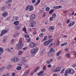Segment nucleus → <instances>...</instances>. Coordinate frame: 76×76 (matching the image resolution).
Segmentation results:
<instances>
[{"label":"nucleus","mask_w":76,"mask_h":76,"mask_svg":"<svg viewBox=\"0 0 76 76\" xmlns=\"http://www.w3.org/2000/svg\"><path fill=\"white\" fill-rule=\"evenodd\" d=\"M10 75V73H7V75H5L6 76H9Z\"/></svg>","instance_id":"nucleus-62"},{"label":"nucleus","mask_w":76,"mask_h":76,"mask_svg":"<svg viewBox=\"0 0 76 76\" xmlns=\"http://www.w3.org/2000/svg\"><path fill=\"white\" fill-rule=\"evenodd\" d=\"M31 23H33V24H34V25H36V21H33Z\"/></svg>","instance_id":"nucleus-45"},{"label":"nucleus","mask_w":76,"mask_h":76,"mask_svg":"<svg viewBox=\"0 0 76 76\" xmlns=\"http://www.w3.org/2000/svg\"><path fill=\"white\" fill-rule=\"evenodd\" d=\"M41 2V1L40 0H38L37 2L35 3V6H37L38 4Z\"/></svg>","instance_id":"nucleus-22"},{"label":"nucleus","mask_w":76,"mask_h":76,"mask_svg":"<svg viewBox=\"0 0 76 76\" xmlns=\"http://www.w3.org/2000/svg\"><path fill=\"white\" fill-rule=\"evenodd\" d=\"M64 50H65V51H66V52H68V51H69V48H66Z\"/></svg>","instance_id":"nucleus-49"},{"label":"nucleus","mask_w":76,"mask_h":76,"mask_svg":"<svg viewBox=\"0 0 76 76\" xmlns=\"http://www.w3.org/2000/svg\"><path fill=\"white\" fill-rule=\"evenodd\" d=\"M73 73H74V70H73V69H71L70 74L73 75Z\"/></svg>","instance_id":"nucleus-30"},{"label":"nucleus","mask_w":76,"mask_h":76,"mask_svg":"<svg viewBox=\"0 0 76 76\" xmlns=\"http://www.w3.org/2000/svg\"><path fill=\"white\" fill-rule=\"evenodd\" d=\"M74 24H75V22H71V23H70L68 25V26H69V27H70V26H72L73 25H74Z\"/></svg>","instance_id":"nucleus-17"},{"label":"nucleus","mask_w":76,"mask_h":76,"mask_svg":"<svg viewBox=\"0 0 76 76\" xmlns=\"http://www.w3.org/2000/svg\"><path fill=\"white\" fill-rule=\"evenodd\" d=\"M10 18L8 17L7 18V19L5 20H10Z\"/></svg>","instance_id":"nucleus-56"},{"label":"nucleus","mask_w":76,"mask_h":76,"mask_svg":"<svg viewBox=\"0 0 76 76\" xmlns=\"http://www.w3.org/2000/svg\"><path fill=\"white\" fill-rule=\"evenodd\" d=\"M22 31H24V32L25 33H26V34H28V33H27V32H26V27H24L23 28Z\"/></svg>","instance_id":"nucleus-19"},{"label":"nucleus","mask_w":76,"mask_h":76,"mask_svg":"<svg viewBox=\"0 0 76 76\" xmlns=\"http://www.w3.org/2000/svg\"><path fill=\"white\" fill-rule=\"evenodd\" d=\"M12 2V0H8L6 1L5 3L6 4H10Z\"/></svg>","instance_id":"nucleus-12"},{"label":"nucleus","mask_w":76,"mask_h":76,"mask_svg":"<svg viewBox=\"0 0 76 76\" xmlns=\"http://www.w3.org/2000/svg\"><path fill=\"white\" fill-rule=\"evenodd\" d=\"M60 44V41L59 40V39H58L57 40V42L56 43V45H58Z\"/></svg>","instance_id":"nucleus-29"},{"label":"nucleus","mask_w":76,"mask_h":76,"mask_svg":"<svg viewBox=\"0 0 76 76\" xmlns=\"http://www.w3.org/2000/svg\"><path fill=\"white\" fill-rule=\"evenodd\" d=\"M6 15H7V12H5L2 14V16H4V17H5Z\"/></svg>","instance_id":"nucleus-36"},{"label":"nucleus","mask_w":76,"mask_h":76,"mask_svg":"<svg viewBox=\"0 0 76 76\" xmlns=\"http://www.w3.org/2000/svg\"><path fill=\"white\" fill-rule=\"evenodd\" d=\"M56 14L54 13L53 14L52 17L53 18H56Z\"/></svg>","instance_id":"nucleus-34"},{"label":"nucleus","mask_w":76,"mask_h":76,"mask_svg":"<svg viewBox=\"0 0 76 76\" xmlns=\"http://www.w3.org/2000/svg\"><path fill=\"white\" fill-rule=\"evenodd\" d=\"M26 68H28L29 67V65H26L25 66Z\"/></svg>","instance_id":"nucleus-59"},{"label":"nucleus","mask_w":76,"mask_h":76,"mask_svg":"<svg viewBox=\"0 0 76 76\" xmlns=\"http://www.w3.org/2000/svg\"><path fill=\"white\" fill-rule=\"evenodd\" d=\"M72 66L73 67H76V64H74L72 65Z\"/></svg>","instance_id":"nucleus-63"},{"label":"nucleus","mask_w":76,"mask_h":76,"mask_svg":"<svg viewBox=\"0 0 76 76\" xmlns=\"http://www.w3.org/2000/svg\"><path fill=\"white\" fill-rule=\"evenodd\" d=\"M71 69L68 70V69H67L66 70L67 71V72H68V73H71Z\"/></svg>","instance_id":"nucleus-41"},{"label":"nucleus","mask_w":76,"mask_h":76,"mask_svg":"<svg viewBox=\"0 0 76 76\" xmlns=\"http://www.w3.org/2000/svg\"><path fill=\"white\" fill-rule=\"evenodd\" d=\"M20 28V26H16V29L17 30H19Z\"/></svg>","instance_id":"nucleus-39"},{"label":"nucleus","mask_w":76,"mask_h":76,"mask_svg":"<svg viewBox=\"0 0 76 76\" xmlns=\"http://www.w3.org/2000/svg\"><path fill=\"white\" fill-rule=\"evenodd\" d=\"M26 10H28V9L29 12H31V11L34 10V7L32 6L28 5L26 7Z\"/></svg>","instance_id":"nucleus-4"},{"label":"nucleus","mask_w":76,"mask_h":76,"mask_svg":"<svg viewBox=\"0 0 76 76\" xmlns=\"http://www.w3.org/2000/svg\"><path fill=\"white\" fill-rule=\"evenodd\" d=\"M51 42H49L48 41H46L43 43V44L45 46H47L49 45V44H50Z\"/></svg>","instance_id":"nucleus-7"},{"label":"nucleus","mask_w":76,"mask_h":76,"mask_svg":"<svg viewBox=\"0 0 76 76\" xmlns=\"http://www.w3.org/2000/svg\"><path fill=\"white\" fill-rule=\"evenodd\" d=\"M39 36L40 37H43V34L42 33L40 34L39 35Z\"/></svg>","instance_id":"nucleus-52"},{"label":"nucleus","mask_w":76,"mask_h":76,"mask_svg":"<svg viewBox=\"0 0 76 76\" xmlns=\"http://www.w3.org/2000/svg\"><path fill=\"white\" fill-rule=\"evenodd\" d=\"M70 22V20H69L67 19L66 21V23H69Z\"/></svg>","instance_id":"nucleus-53"},{"label":"nucleus","mask_w":76,"mask_h":76,"mask_svg":"<svg viewBox=\"0 0 76 76\" xmlns=\"http://www.w3.org/2000/svg\"><path fill=\"white\" fill-rule=\"evenodd\" d=\"M39 49L38 47H36L32 49L31 50L30 52L31 54H35L37 53L38 51V50Z\"/></svg>","instance_id":"nucleus-2"},{"label":"nucleus","mask_w":76,"mask_h":76,"mask_svg":"<svg viewBox=\"0 0 76 76\" xmlns=\"http://www.w3.org/2000/svg\"><path fill=\"white\" fill-rule=\"evenodd\" d=\"M21 66H18L17 68L16 69L17 70H21Z\"/></svg>","instance_id":"nucleus-28"},{"label":"nucleus","mask_w":76,"mask_h":76,"mask_svg":"<svg viewBox=\"0 0 76 76\" xmlns=\"http://www.w3.org/2000/svg\"><path fill=\"white\" fill-rule=\"evenodd\" d=\"M31 38H28V39L27 40V42H30V41H31Z\"/></svg>","instance_id":"nucleus-38"},{"label":"nucleus","mask_w":76,"mask_h":76,"mask_svg":"<svg viewBox=\"0 0 76 76\" xmlns=\"http://www.w3.org/2000/svg\"><path fill=\"white\" fill-rule=\"evenodd\" d=\"M18 35V34L16 33L14 35H13V37H16Z\"/></svg>","instance_id":"nucleus-35"},{"label":"nucleus","mask_w":76,"mask_h":76,"mask_svg":"<svg viewBox=\"0 0 76 76\" xmlns=\"http://www.w3.org/2000/svg\"><path fill=\"white\" fill-rule=\"evenodd\" d=\"M33 75H34V73H31L30 75V76H32Z\"/></svg>","instance_id":"nucleus-60"},{"label":"nucleus","mask_w":76,"mask_h":76,"mask_svg":"<svg viewBox=\"0 0 76 76\" xmlns=\"http://www.w3.org/2000/svg\"><path fill=\"white\" fill-rule=\"evenodd\" d=\"M53 38H51V39H50V40H49V41H49V42H53Z\"/></svg>","instance_id":"nucleus-55"},{"label":"nucleus","mask_w":76,"mask_h":76,"mask_svg":"<svg viewBox=\"0 0 76 76\" xmlns=\"http://www.w3.org/2000/svg\"><path fill=\"white\" fill-rule=\"evenodd\" d=\"M11 67H12V65L10 64L7 65V69L8 70H9V69H10V68H11Z\"/></svg>","instance_id":"nucleus-20"},{"label":"nucleus","mask_w":76,"mask_h":76,"mask_svg":"<svg viewBox=\"0 0 76 76\" xmlns=\"http://www.w3.org/2000/svg\"><path fill=\"white\" fill-rule=\"evenodd\" d=\"M68 72L67 70H66L64 73V76H68Z\"/></svg>","instance_id":"nucleus-21"},{"label":"nucleus","mask_w":76,"mask_h":76,"mask_svg":"<svg viewBox=\"0 0 76 76\" xmlns=\"http://www.w3.org/2000/svg\"><path fill=\"white\" fill-rule=\"evenodd\" d=\"M66 56L67 58H69L70 57V55L69 53H66Z\"/></svg>","instance_id":"nucleus-31"},{"label":"nucleus","mask_w":76,"mask_h":76,"mask_svg":"<svg viewBox=\"0 0 76 76\" xmlns=\"http://www.w3.org/2000/svg\"><path fill=\"white\" fill-rule=\"evenodd\" d=\"M36 46H37V45L35 43H32V42H30L29 45L30 48H34Z\"/></svg>","instance_id":"nucleus-6"},{"label":"nucleus","mask_w":76,"mask_h":76,"mask_svg":"<svg viewBox=\"0 0 76 76\" xmlns=\"http://www.w3.org/2000/svg\"><path fill=\"white\" fill-rule=\"evenodd\" d=\"M35 14H32L30 16V18L31 19H32V20L33 19H35Z\"/></svg>","instance_id":"nucleus-11"},{"label":"nucleus","mask_w":76,"mask_h":76,"mask_svg":"<svg viewBox=\"0 0 76 76\" xmlns=\"http://www.w3.org/2000/svg\"><path fill=\"white\" fill-rule=\"evenodd\" d=\"M13 20L15 21V20H17L19 19L18 17V16H13Z\"/></svg>","instance_id":"nucleus-15"},{"label":"nucleus","mask_w":76,"mask_h":76,"mask_svg":"<svg viewBox=\"0 0 76 76\" xmlns=\"http://www.w3.org/2000/svg\"><path fill=\"white\" fill-rule=\"evenodd\" d=\"M25 37L26 38H29V36L28 34H25Z\"/></svg>","instance_id":"nucleus-42"},{"label":"nucleus","mask_w":76,"mask_h":76,"mask_svg":"<svg viewBox=\"0 0 76 76\" xmlns=\"http://www.w3.org/2000/svg\"><path fill=\"white\" fill-rule=\"evenodd\" d=\"M11 61L12 62H15V58L12 59L11 60Z\"/></svg>","instance_id":"nucleus-50"},{"label":"nucleus","mask_w":76,"mask_h":76,"mask_svg":"<svg viewBox=\"0 0 76 76\" xmlns=\"http://www.w3.org/2000/svg\"><path fill=\"white\" fill-rule=\"evenodd\" d=\"M0 51L1 53H4V50L2 48H0Z\"/></svg>","instance_id":"nucleus-24"},{"label":"nucleus","mask_w":76,"mask_h":76,"mask_svg":"<svg viewBox=\"0 0 76 76\" xmlns=\"http://www.w3.org/2000/svg\"><path fill=\"white\" fill-rule=\"evenodd\" d=\"M61 67H57L55 69L53 70V72H59L61 70Z\"/></svg>","instance_id":"nucleus-5"},{"label":"nucleus","mask_w":76,"mask_h":76,"mask_svg":"<svg viewBox=\"0 0 76 76\" xmlns=\"http://www.w3.org/2000/svg\"><path fill=\"white\" fill-rule=\"evenodd\" d=\"M7 50L9 52H10V53H12V51H11L10 50V49H9V48H8L7 49Z\"/></svg>","instance_id":"nucleus-54"},{"label":"nucleus","mask_w":76,"mask_h":76,"mask_svg":"<svg viewBox=\"0 0 76 76\" xmlns=\"http://www.w3.org/2000/svg\"><path fill=\"white\" fill-rule=\"evenodd\" d=\"M14 60H15V62H18V61H19V59L17 57H16L14 58Z\"/></svg>","instance_id":"nucleus-16"},{"label":"nucleus","mask_w":76,"mask_h":76,"mask_svg":"<svg viewBox=\"0 0 76 76\" xmlns=\"http://www.w3.org/2000/svg\"><path fill=\"white\" fill-rule=\"evenodd\" d=\"M57 59L59 60H61V56H60L57 58Z\"/></svg>","instance_id":"nucleus-51"},{"label":"nucleus","mask_w":76,"mask_h":76,"mask_svg":"<svg viewBox=\"0 0 76 76\" xmlns=\"http://www.w3.org/2000/svg\"><path fill=\"white\" fill-rule=\"evenodd\" d=\"M1 10H5V7H1Z\"/></svg>","instance_id":"nucleus-47"},{"label":"nucleus","mask_w":76,"mask_h":76,"mask_svg":"<svg viewBox=\"0 0 76 76\" xmlns=\"http://www.w3.org/2000/svg\"><path fill=\"white\" fill-rule=\"evenodd\" d=\"M43 70H45L47 69V66H45L43 67Z\"/></svg>","instance_id":"nucleus-40"},{"label":"nucleus","mask_w":76,"mask_h":76,"mask_svg":"<svg viewBox=\"0 0 76 76\" xmlns=\"http://www.w3.org/2000/svg\"><path fill=\"white\" fill-rule=\"evenodd\" d=\"M22 38H20L18 42V43L17 45V46L18 47L19 50H21L22 47H23V44H22Z\"/></svg>","instance_id":"nucleus-1"},{"label":"nucleus","mask_w":76,"mask_h":76,"mask_svg":"<svg viewBox=\"0 0 76 76\" xmlns=\"http://www.w3.org/2000/svg\"><path fill=\"white\" fill-rule=\"evenodd\" d=\"M48 67H51V64H49L48 66Z\"/></svg>","instance_id":"nucleus-64"},{"label":"nucleus","mask_w":76,"mask_h":76,"mask_svg":"<svg viewBox=\"0 0 76 76\" xmlns=\"http://www.w3.org/2000/svg\"><path fill=\"white\" fill-rule=\"evenodd\" d=\"M29 72V69H28L26 71V72H24V74L23 76H27V75H28Z\"/></svg>","instance_id":"nucleus-10"},{"label":"nucleus","mask_w":76,"mask_h":76,"mask_svg":"<svg viewBox=\"0 0 76 76\" xmlns=\"http://www.w3.org/2000/svg\"><path fill=\"white\" fill-rule=\"evenodd\" d=\"M46 10L47 11H48L50 10V8L49 7H47L46 8Z\"/></svg>","instance_id":"nucleus-37"},{"label":"nucleus","mask_w":76,"mask_h":76,"mask_svg":"<svg viewBox=\"0 0 76 76\" xmlns=\"http://www.w3.org/2000/svg\"><path fill=\"white\" fill-rule=\"evenodd\" d=\"M50 53H53V52H54L55 50L53 48H51L50 50L49 51Z\"/></svg>","instance_id":"nucleus-23"},{"label":"nucleus","mask_w":76,"mask_h":76,"mask_svg":"<svg viewBox=\"0 0 76 76\" xmlns=\"http://www.w3.org/2000/svg\"><path fill=\"white\" fill-rule=\"evenodd\" d=\"M44 72V71L41 70L40 72L39 73L37 74V75L39 76H41Z\"/></svg>","instance_id":"nucleus-13"},{"label":"nucleus","mask_w":76,"mask_h":76,"mask_svg":"<svg viewBox=\"0 0 76 76\" xmlns=\"http://www.w3.org/2000/svg\"><path fill=\"white\" fill-rule=\"evenodd\" d=\"M53 11H54V10H51L49 11V13L50 14H53Z\"/></svg>","instance_id":"nucleus-25"},{"label":"nucleus","mask_w":76,"mask_h":76,"mask_svg":"<svg viewBox=\"0 0 76 76\" xmlns=\"http://www.w3.org/2000/svg\"><path fill=\"white\" fill-rule=\"evenodd\" d=\"M41 32H45V29L42 28L41 30Z\"/></svg>","instance_id":"nucleus-48"},{"label":"nucleus","mask_w":76,"mask_h":76,"mask_svg":"<svg viewBox=\"0 0 76 76\" xmlns=\"http://www.w3.org/2000/svg\"><path fill=\"white\" fill-rule=\"evenodd\" d=\"M22 53H23L22 51L20 50L18 52V54L19 56H20L21 54H22Z\"/></svg>","instance_id":"nucleus-33"},{"label":"nucleus","mask_w":76,"mask_h":76,"mask_svg":"<svg viewBox=\"0 0 76 76\" xmlns=\"http://www.w3.org/2000/svg\"><path fill=\"white\" fill-rule=\"evenodd\" d=\"M44 50H43L41 52V54H44Z\"/></svg>","instance_id":"nucleus-58"},{"label":"nucleus","mask_w":76,"mask_h":76,"mask_svg":"<svg viewBox=\"0 0 76 76\" xmlns=\"http://www.w3.org/2000/svg\"><path fill=\"white\" fill-rule=\"evenodd\" d=\"M12 76H15V73H13L12 74Z\"/></svg>","instance_id":"nucleus-61"},{"label":"nucleus","mask_w":76,"mask_h":76,"mask_svg":"<svg viewBox=\"0 0 76 76\" xmlns=\"http://www.w3.org/2000/svg\"><path fill=\"white\" fill-rule=\"evenodd\" d=\"M53 18L52 17H51L49 19L50 20V21H52L53 20Z\"/></svg>","instance_id":"nucleus-46"},{"label":"nucleus","mask_w":76,"mask_h":76,"mask_svg":"<svg viewBox=\"0 0 76 76\" xmlns=\"http://www.w3.org/2000/svg\"><path fill=\"white\" fill-rule=\"evenodd\" d=\"M32 1L33 3H35V1H36L35 0H32Z\"/></svg>","instance_id":"nucleus-57"},{"label":"nucleus","mask_w":76,"mask_h":76,"mask_svg":"<svg viewBox=\"0 0 76 76\" xmlns=\"http://www.w3.org/2000/svg\"><path fill=\"white\" fill-rule=\"evenodd\" d=\"M30 26L33 28L34 27V25H33V23L31 22L30 24H29Z\"/></svg>","instance_id":"nucleus-27"},{"label":"nucleus","mask_w":76,"mask_h":76,"mask_svg":"<svg viewBox=\"0 0 76 76\" xmlns=\"http://www.w3.org/2000/svg\"><path fill=\"white\" fill-rule=\"evenodd\" d=\"M6 38H4L3 39L2 41V42H6Z\"/></svg>","instance_id":"nucleus-44"},{"label":"nucleus","mask_w":76,"mask_h":76,"mask_svg":"<svg viewBox=\"0 0 76 76\" xmlns=\"http://www.w3.org/2000/svg\"><path fill=\"white\" fill-rule=\"evenodd\" d=\"M13 24H14L15 25V26H17L19 24V22L18 21H16L14 22L13 23Z\"/></svg>","instance_id":"nucleus-14"},{"label":"nucleus","mask_w":76,"mask_h":76,"mask_svg":"<svg viewBox=\"0 0 76 76\" xmlns=\"http://www.w3.org/2000/svg\"><path fill=\"white\" fill-rule=\"evenodd\" d=\"M62 52V50H60L59 51L56 53V55L57 56V57L61 54V53Z\"/></svg>","instance_id":"nucleus-18"},{"label":"nucleus","mask_w":76,"mask_h":76,"mask_svg":"<svg viewBox=\"0 0 76 76\" xmlns=\"http://www.w3.org/2000/svg\"><path fill=\"white\" fill-rule=\"evenodd\" d=\"M62 6L61 5L58 6H54L53 7V9L55 10L56 9H60V8H61Z\"/></svg>","instance_id":"nucleus-8"},{"label":"nucleus","mask_w":76,"mask_h":76,"mask_svg":"<svg viewBox=\"0 0 76 76\" xmlns=\"http://www.w3.org/2000/svg\"><path fill=\"white\" fill-rule=\"evenodd\" d=\"M47 38H48V37H47V36H45V37H44V38L43 40V41H45V40H46V39H47Z\"/></svg>","instance_id":"nucleus-32"},{"label":"nucleus","mask_w":76,"mask_h":76,"mask_svg":"<svg viewBox=\"0 0 76 76\" xmlns=\"http://www.w3.org/2000/svg\"><path fill=\"white\" fill-rule=\"evenodd\" d=\"M53 43H51L49 45V48H50L52 47H53Z\"/></svg>","instance_id":"nucleus-26"},{"label":"nucleus","mask_w":76,"mask_h":76,"mask_svg":"<svg viewBox=\"0 0 76 76\" xmlns=\"http://www.w3.org/2000/svg\"><path fill=\"white\" fill-rule=\"evenodd\" d=\"M11 44H14V39H12L11 41Z\"/></svg>","instance_id":"nucleus-43"},{"label":"nucleus","mask_w":76,"mask_h":76,"mask_svg":"<svg viewBox=\"0 0 76 76\" xmlns=\"http://www.w3.org/2000/svg\"><path fill=\"white\" fill-rule=\"evenodd\" d=\"M9 29L7 28V29H4L2 30L1 32V34H0L1 37H2L3 35H4V34H7V33L9 32Z\"/></svg>","instance_id":"nucleus-3"},{"label":"nucleus","mask_w":76,"mask_h":76,"mask_svg":"<svg viewBox=\"0 0 76 76\" xmlns=\"http://www.w3.org/2000/svg\"><path fill=\"white\" fill-rule=\"evenodd\" d=\"M54 29H55V28H54V27L53 26H51L50 27H49V31H53V30H54Z\"/></svg>","instance_id":"nucleus-9"}]
</instances>
